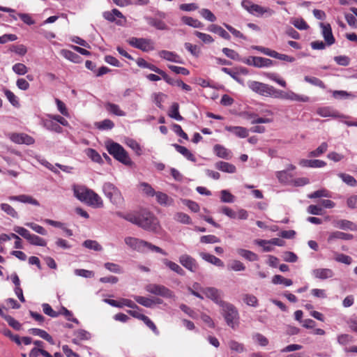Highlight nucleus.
I'll use <instances>...</instances> for the list:
<instances>
[{
  "mask_svg": "<svg viewBox=\"0 0 357 357\" xmlns=\"http://www.w3.org/2000/svg\"><path fill=\"white\" fill-rule=\"evenodd\" d=\"M222 314L227 324L233 329H236L239 325V314L237 308L231 303L225 302L220 305Z\"/></svg>",
  "mask_w": 357,
  "mask_h": 357,
  "instance_id": "nucleus-5",
  "label": "nucleus"
},
{
  "mask_svg": "<svg viewBox=\"0 0 357 357\" xmlns=\"http://www.w3.org/2000/svg\"><path fill=\"white\" fill-rule=\"evenodd\" d=\"M321 33L327 45L330 46L335 43V39L332 33L330 24L320 23Z\"/></svg>",
  "mask_w": 357,
  "mask_h": 357,
  "instance_id": "nucleus-16",
  "label": "nucleus"
},
{
  "mask_svg": "<svg viewBox=\"0 0 357 357\" xmlns=\"http://www.w3.org/2000/svg\"><path fill=\"white\" fill-rule=\"evenodd\" d=\"M252 61V66L256 68L270 67L274 64L271 59L261 56H253Z\"/></svg>",
  "mask_w": 357,
  "mask_h": 357,
  "instance_id": "nucleus-23",
  "label": "nucleus"
},
{
  "mask_svg": "<svg viewBox=\"0 0 357 357\" xmlns=\"http://www.w3.org/2000/svg\"><path fill=\"white\" fill-rule=\"evenodd\" d=\"M134 299L136 301L137 303L146 307H152L153 306V302L152 301V298L141 296H134Z\"/></svg>",
  "mask_w": 357,
  "mask_h": 357,
  "instance_id": "nucleus-47",
  "label": "nucleus"
},
{
  "mask_svg": "<svg viewBox=\"0 0 357 357\" xmlns=\"http://www.w3.org/2000/svg\"><path fill=\"white\" fill-rule=\"evenodd\" d=\"M202 293L206 296V297L212 300L219 306L222 305V304L225 303V301L222 300V291L215 287L204 288L202 289Z\"/></svg>",
  "mask_w": 357,
  "mask_h": 357,
  "instance_id": "nucleus-14",
  "label": "nucleus"
},
{
  "mask_svg": "<svg viewBox=\"0 0 357 357\" xmlns=\"http://www.w3.org/2000/svg\"><path fill=\"white\" fill-rule=\"evenodd\" d=\"M241 6L248 13L256 16L266 15V17H269L275 13V11L271 8L255 4L250 0H243Z\"/></svg>",
  "mask_w": 357,
  "mask_h": 357,
  "instance_id": "nucleus-7",
  "label": "nucleus"
},
{
  "mask_svg": "<svg viewBox=\"0 0 357 357\" xmlns=\"http://www.w3.org/2000/svg\"><path fill=\"white\" fill-rule=\"evenodd\" d=\"M243 301L250 306L257 307L258 305V299L257 298L250 294H245L243 295Z\"/></svg>",
  "mask_w": 357,
  "mask_h": 357,
  "instance_id": "nucleus-49",
  "label": "nucleus"
},
{
  "mask_svg": "<svg viewBox=\"0 0 357 357\" xmlns=\"http://www.w3.org/2000/svg\"><path fill=\"white\" fill-rule=\"evenodd\" d=\"M102 17L109 22H115L117 25H123L126 22V17L118 9L114 8L111 11H105Z\"/></svg>",
  "mask_w": 357,
  "mask_h": 357,
  "instance_id": "nucleus-11",
  "label": "nucleus"
},
{
  "mask_svg": "<svg viewBox=\"0 0 357 357\" xmlns=\"http://www.w3.org/2000/svg\"><path fill=\"white\" fill-rule=\"evenodd\" d=\"M145 19H146L147 23L150 26L155 27L156 29H158V30H167L168 29V26H167L165 22L161 20H159V19H157L155 17H146Z\"/></svg>",
  "mask_w": 357,
  "mask_h": 357,
  "instance_id": "nucleus-28",
  "label": "nucleus"
},
{
  "mask_svg": "<svg viewBox=\"0 0 357 357\" xmlns=\"http://www.w3.org/2000/svg\"><path fill=\"white\" fill-rule=\"evenodd\" d=\"M10 139L14 143L19 144L31 145L34 143L33 138L25 133H13L10 135Z\"/></svg>",
  "mask_w": 357,
  "mask_h": 357,
  "instance_id": "nucleus-15",
  "label": "nucleus"
},
{
  "mask_svg": "<svg viewBox=\"0 0 357 357\" xmlns=\"http://www.w3.org/2000/svg\"><path fill=\"white\" fill-rule=\"evenodd\" d=\"M179 105L177 102H174L168 112V116L174 119L176 121H182L183 119V116L179 114Z\"/></svg>",
  "mask_w": 357,
  "mask_h": 357,
  "instance_id": "nucleus-37",
  "label": "nucleus"
},
{
  "mask_svg": "<svg viewBox=\"0 0 357 357\" xmlns=\"http://www.w3.org/2000/svg\"><path fill=\"white\" fill-rule=\"evenodd\" d=\"M308 198L315 199L319 197H331L330 192L326 189H321L308 195Z\"/></svg>",
  "mask_w": 357,
  "mask_h": 357,
  "instance_id": "nucleus-57",
  "label": "nucleus"
},
{
  "mask_svg": "<svg viewBox=\"0 0 357 357\" xmlns=\"http://www.w3.org/2000/svg\"><path fill=\"white\" fill-rule=\"evenodd\" d=\"M199 14L202 17L211 22H214L216 20V17L214 14L207 8H202L200 10Z\"/></svg>",
  "mask_w": 357,
  "mask_h": 357,
  "instance_id": "nucleus-62",
  "label": "nucleus"
},
{
  "mask_svg": "<svg viewBox=\"0 0 357 357\" xmlns=\"http://www.w3.org/2000/svg\"><path fill=\"white\" fill-rule=\"evenodd\" d=\"M272 282L274 284H284L286 287H289L293 284L291 279L285 278L280 275H274L272 278Z\"/></svg>",
  "mask_w": 357,
  "mask_h": 357,
  "instance_id": "nucleus-39",
  "label": "nucleus"
},
{
  "mask_svg": "<svg viewBox=\"0 0 357 357\" xmlns=\"http://www.w3.org/2000/svg\"><path fill=\"white\" fill-rule=\"evenodd\" d=\"M28 241L30 244L33 245L46 246L47 245V242L44 238L32 234L29 237Z\"/></svg>",
  "mask_w": 357,
  "mask_h": 357,
  "instance_id": "nucleus-46",
  "label": "nucleus"
},
{
  "mask_svg": "<svg viewBox=\"0 0 357 357\" xmlns=\"http://www.w3.org/2000/svg\"><path fill=\"white\" fill-rule=\"evenodd\" d=\"M158 204L162 206H169L173 204V199L162 192H156L155 194Z\"/></svg>",
  "mask_w": 357,
  "mask_h": 357,
  "instance_id": "nucleus-36",
  "label": "nucleus"
},
{
  "mask_svg": "<svg viewBox=\"0 0 357 357\" xmlns=\"http://www.w3.org/2000/svg\"><path fill=\"white\" fill-rule=\"evenodd\" d=\"M172 146L179 153L183 155L187 160L192 162H196L195 156L186 147L178 145L177 144H172Z\"/></svg>",
  "mask_w": 357,
  "mask_h": 357,
  "instance_id": "nucleus-29",
  "label": "nucleus"
},
{
  "mask_svg": "<svg viewBox=\"0 0 357 357\" xmlns=\"http://www.w3.org/2000/svg\"><path fill=\"white\" fill-rule=\"evenodd\" d=\"M102 190L105 195L109 199L113 204L120 206L123 203L124 199L121 191L112 183H105Z\"/></svg>",
  "mask_w": 357,
  "mask_h": 357,
  "instance_id": "nucleus-8",
  "label": "nucleus"
},
{
  "mask_svg": "<svg viewBox=\"0 0 357 357\" xmlns=\"http://www.w3.org/2000/svg\"><path fill=\"white\" fill-rule=\"evenodd\" d=\"M221 197L220 199L221 202L223 203H233L235 201V197L231 194L228 190H222L220 192Z\"/></svg>",
  "mask_w": 357,
  "mask_h": 357,
  "instance_id": "nucleus-54",
  "label": "nucleus"
},
{
  "mask_svg": "<svg viewBox=\"0 0 357 357\" xmlns=\"http://www.w3.org/2000/svg\"><path fill=\"white\" fill-rule=\"evenodd\" d=\"M299 165L303 167L321 168L326 165V162L324 160L314 159L307 160L302 159L298 162Z\"/></svg>",
  "mask_w": 357,
  "mask_h": 357,
  "instance_id": "nucleus-18",
  "label": "nucleus"
},
{
  "mask_svg": "<svg viewBox=\"0 0 357 357\" xmlns=\"http://www.w3.org/2000/svg\"><path fill=\"white\" fill-rule=\"evenodd\" d=\"M200 257L207 262H209L215 266H217L218 267H223L224 263L223 261L220 259L219 258L216 257L215 256L206 253V252H201Z\"/></svg>",
  "mask_w": 357,
  "mask_h": 357,
  "instance_id": "nucleus-30",
  "label": "nucleus"
},
{
  "mask_svg": "<svg viewBox=\"0 0 357 357\" xmlns=\"http://www.w3.org/2000/svg\"><path fill=\"white\" fill-rule=\"evenodd\" d=\"M158 55L160 58H162L165 60L169 61H172V62H174V63H183L181 58L180 57V56L174 52H170V51H167V50H161L158 52Z\"/></svg>",
  "mask_w": 357,
  "mask_h": 357,
  "instance_id": "nucleus-19",
  "label": "nucleus"
},
{
  "mask_svg": "<svg viewBox=\"0 0 357 357\" xmlns=\"http://www.w3.org/2000/svg\"><path fill=\"white\" fill-rule=\"evenodd\" d=\"M248 86L253 92L260 96L275 98L277 89L273 86L260 82L250 80L248 82Z\"/></svg>",
  "mask_w": 357,
  "mask_h": 357,
  "instance_id": "nucleus-6",
  "label": "nucleus"
},
{
  "mask_svg": "<svg viewBox=\"0 0 357 357\" xmlns=\"http://www.w3.org/2000/svg\"><path fill=\"white\" fill-rule=\"evenodd\" d=\"M174 219L180 223L190 225L191 224V219L188 215L182 212H178L174 215Z\"/></svg>",
  "mask_w": 357,
  "mask_h": 357,
  "instance_id": "nucleus-45",
  "label": "nucleus"
},
{
  "mask_svg": "<svg viewBox=\"0 0 357 357\" xmlns=\"http://www.w3.org/2000/svg\"><path fill=\"white\" fill-rule=\"evenodd\" d=\"M194 34L206 44H210L214 41L213 37L209 34L199 32L197 31H195Z\"/></svg>",
  "mask_w": 357,
  "mask_h": 357,
  "instance_id": "nucleus-63",
  "label": "nucleus"
},
{
  "mask_svg": "<svg viewBox=\"0 0 357 357\" xmlns=\"http://www.w3.org/2000/svg\"><path fill=\"white\" fill-rule=\"evenodd\" d=\"M291 24L299 30H307L309 28V26L303 18L293 19Z\"/></svg>",
  "mask_w": 357,
  "mask_h": 357,
  "instance_id": "nucleus-61",
  "label": "nucleus"
},
{
  "mask_svg": "<svg viewBox=\"0 0 357 357\" xmlns=\"http://www.w3.org/2000/svg\"><path fill=\"white\" fill-rule=\"evenodd\" d=\"M228 347L229 349L236 353L241 354L245 351V348L243 344L240 343L236 340H230L228 342Z\"/></svg>",
  "mask_w": 357,
  "mask_h": 357,
  "instance_id": "nucleus-40",
  "label": "nucleus"
},
{
  "mask_svg": "<svg viewBox=\"0 0 357 357\" xmlns=\"http://www.w3.org/2000/svg\"><path fill=\"white\" fill-rule=\"evenodd\" d=\"M74 195L76 198L89 206L100 208L103 206L101 197L93 190L84 186H77L74 188Z\"/></svg>",
  "mask_w": 357,
  "mask_h": 357,
  "instance_id": "nucleus-1",
  "label": "nucleus"
},
{
  "mask_svg": "<svg viewBox=\"0 0 357 357\" xmlns=\"http://www.w3.org/2000/svg\"><path fill=\"white\" fill-rule=\"evenodd\" d=\"M25 225L40 235H47V230L42 226L34 222H26Z\"/></svg>",
  "mask_w": 357,
  "mask_h": 357,
  "instance_id": "nucleus-56",
  "label": "nucleus"
},
{
  "mask_svg": "<svg viewBox=\"0 0 357 357\" xmlns=\"http://www.w3.org/2000/svg\"><path fill=\"white\" fill-rule=\"evenodd\" d=\"M335 227L341 229H349L351 231L357 230V225L347 220H340L334 222Z\"/></svg>",
  "mask_w": 357,
  "mask_h": 357,
  "instance_id": "nucleus-32",
  "label": "nucleus"
},
{
  "mask_svg": "<svg viewBox=\"0 0 357 357\" xmlns=\"http://www.w3.org/2000/svg\"><path fill=\"white\" fill-rule=\"evenodd\" d=\"M61 54L66 58L67 59L74 62V63H79L81 61V57L76 53L68 50H61Z\"/></svg>",
  "mask_w": 357,
  "mask_h": 357,
  "instance_id": "nucleus-41",
  "label": "nucleus"
},
{
  "mask_svg": "<svg viewBox=\"0 0 357 357\" xmlns=\"http://www.w3.org/2000/svg\"><path fill=\"white\" fill-rule=\"evenodd\" d=\"M222 52L229 59H233L234 61H240L241 60V56L240 55L238 54V52H236V51H234V50H231V49H229V48H227V47H224L222 49Z\"/></svg>",
  "mask_w": 357,
  "mask_h": 357,
  "instance_id": "nucleus-64",
  "label": "nucleus"
},
{
  "mask_svg": "<svg viewBox=\"0 0 357 357\" xmlns=\"http://www.w3.org/2000/svg\"><path fill=\"white\" fill-rule=\"evenodd\" d=\"M29 332L33 335H37V336L40 337L41 338L45 340L46 341H47L48 342H50L52 344H54L53 338L45 331H43L40 328H30L29 330Z\"/></svg>",
  "mask_w": 357,
  "mask_h": 357,
  "instance_id": "nucleus-33",
  "label": "nucleus"
},
{
  "mask_svg": "<svg viewBox=\"0 0 357 357\" xmlns=\"http://www.w3.org/2000/svg\"><path fill=\"white\" fill-rule=\"evenodd\" d=\"M328 149V144L326 142H323L321 144V145L317 147L315 150L312 151L309 153L308 155L310 157H319L323 153H324Z\"/></svg>",
  "mask_w": 357,
  "mask_h": 357,
  "instance_id": "nucleus-44",
  "label": "nucleus"
},
{
  "mask_svg": "<svg viewBox=\"0 0 357 357\" xmlns=\"http://www.w3.org/2000/svg\"><path fill=\"white\" fill-rule=\"evenodd\" d=\"M215 154L220 158L229 160L232 157L231 151L220 144H215L213 146Z\"/></svg>",
  "mask_w": 357,
  "mask_h": 357,
  "instance_id": "nucleus-20",
  "label": "nucleus"
},
{
  "mask_svg": "<svg viewBox=\"0 0 357 357\" xmlns=\"http://www.w3.org/2000/svg\"><path fill=\"white\" fill-rule=\"evenodd\" d=\"M266 77H268L269 79L275 82L279 85H280L282 87H286L287 83L286 82L280 77V76L275 73H268L266 74Z\"/></svg>",
  "mask_w": 357,
  "mask_h": 357,
  "instance_id": "nucleus-60",
  "label": "nucleus"
},
{
  "mask_svg": "<svg viewBox=\"0 0 357 357\" xmlns=\"http://www.w3.org/2000/svg\"><path fill=\"white\" fill-rule=\"evenodd\" d=\"M207 30L210 32L218 34L225 40H229L231 38L230 35L223 28L215 24H210L208 26Z\"/></svg>",
  "mask_w": 357,
  "mask_h": 357,
  "instance_id": "nucleus-26",
  "label": "nucleus"
},
{
  "mask_svg": "<svg viewBox=\"0 0 357 357\" xmlns=\"http://www.w3.org/2000/svg\"><path fill=\"white\" fill-rule=\"evenodd\" d=\"M215 167L221 172L229 174L235 173L236 171V168L233 164L224 161L217 162Z\"/></svg>",
  "mask_w": 357,
  "mask_h": 357,
  "instance_id": "nucleus-24",
  "label": "nucleus"
},
{
  "mask_svg": "<svg viewBox=\"0 0 357 357\" xmlns=\"http://www.w3.org/2000/svg\"><path fill=\"white\" fill-rule=\"evenodd\" d=\"M105 109L110 114L118 116H125L126 112L121 109L120 107L114 103L107 102L105 104Z\"/></svg>",
  "mask_w": 357,
  "mask_h": 357,
  "instance_id": "nucleus-27",
  "label": "nucleus"
},
{
  "mask_svg": "<svg viewBox=\"0 0 357 357\" xmlns=\"http://www.w3.org/2000/svg\"><path fill=\"white\" fill-rule=\"evenodd\" d=\"M354 236L351 234L344 233L339 231L331 232L328 238V242H333L336 239H342L345 241L351 240Z\"/></svg>",
  "mask_w": 357,
  "mask_h": 357,
  "instance_id": "nucleus-25",
  "label": "nucleus"
},
{
  "mask_svg": "<svg viewBox=\"0 0 357 357\" xmlns=\"http://www.w3.org/2000/svg\"><path fill=\"white\" fill-rule=\"evenodd\" d=\"M106 149L108 153L119 162L129 167L133 165L134 163L130 158L128 152L119 143L109 142L106 144Z\"/></svg>",
  "mask_w": 357,
  "mask_h": 357,
  "instance_id": "nucleus-4",
  "label": "nucleus"
},
{
  "mask_svg": "<svg viewBox=\"0 0 357 357\" xmlns=\"http://www.w3.org/2000/svg\"><path fill=\"white\" fill-rule=\"evenodd\" d=\"M267 243H270V244H272L274 245H278V246H283L284 245V241L279 238H274L269 241L259 240L257 241V244L260 246H262Z\"/></svg>",
  "mask_w": 357,
  "mask_h": 357,
  "instance_id": "nucleus-53",
  "label": "nucleus"
},
{
  "mask_svg": "<svg viewBox=\"0 0 357 357\" xmlns=\"http://www.w3.org/2000/svg\"><path fill=\"white\" fill-rule=\"evenodd\" d=\"M178 261L184 268L192 273H195L199 269V264L196 259L189 255H181L179 257Z\"/></svg>",
  "mask_w": 357,
  "mask_h": 357,
  "instance_id": "nucleus-12",
  "label": "nucleus"
},
{
  "mask_svg": "<svg viewBox=\"0 0 357 357\" xmlns=\"http://www.w3.org/2000/svg\"><path fill=\"white\" fill-rule=\"evenodd\" d=\"M276 176L280 183H288L292 178V175L287 172V170H282L276 172Z\"/></svg>",
  "mask_w": 357,
  "mask_h": 357,
  "instance_id": "nucleus-52",
  "label": "nucleus"
},
{
  "mask_svg": "<svg viewBox=\"0 0 357 357\" xmlns=\"http://www.w3.org/2000/svg\"><path fill=\"white\" fill-rule=\"evenodd\" d=\"M312 275L314 278L326 280L333 276V271L330 268H317L312 271Z\"/></svg>",
  "mask_w": 357,
  "mask_h": 357,
  "instance_id": "nucleus-22",
  "label": "nucleus"
},
{
  "mask_svg": "<svg viewBox=\"0 0 357 357\" xmlns=\"http://www.w3.org/2000/svg\"><path fill=\"white\" fill-rule=\"evenodd\" d=\"M275 98L291 100L303 102H308L310 100L308 96L298 95L293 91L284 92L279 89H277Z\"/></svg>",
  "mask_w": 357,
  "mask_h": 357,
  "instance_id": "nucleus-13",
  "label": "nucleus"
},
{
  "mask_svg": "<svg viewBox=\"0 0 357 357\" xmlns=\"http://www.w3.org/2000/svg\"><path fill=\"white\" fill-rule=\"evenodd\" d=\"M249 119H251L252 124H257V123H268L273 121L272 118H263V117H257V114L252 113L248 114Z\"/></svg>",
  "mask_w": 357,
  "mask_h": 357,
  "instance_id": "nucleus-43",
  "label": "nucleus"
},
{
  "mask_svg": "<svg viewBox=\"0 0 357 357\" xmlns=\"http://www.w3.org/2000/svg\"><path fill=\"white\" fill-rule=\"evenodd\" d=\"M125 243L132 250L139 252H146L148 250L167 255V253L158 246L135 237L127 236L124 238Z\"/></svg>",
  "mask_w": 357,
  "mask_h": 357,
  "instance_id": "nucleus-2",
  "label": "nucleus"
},
{
  "mask_svg": "<svg viewBox=\"0 0 357 357\" xmlns=\"http://www.w3.org/2000/svg\"><path fill=\"white\" fill-rule=\"evenodd\" d=\"M227 131L234 133L236 136L245 138L248 136V130L241 126H227L225 128Z\"/></svg>",
  "mask_w": 357,
  "mask_h": 357,
  "instance_id": "nucleus-34",
  "label": "nucleus"
},
{
  "mask_svg": "<svg viewBox=\"0 0 357 357\" xmlns=\"http://www.w3.org/2000/svg\"><path fill=\"white\" fill-rule=\"evenodd\" d=\"M82 245L84 247L95 251H101L102 250V246L96 241L93 240H86Z\"/></svg>",
  "mask_w": 357,
  "mask_h": 357,
  "instance_id": "nucleus-51",
  "label": "nucleus"
},
{
  "mask_svg": "<svg viewBox=\"0 0 357 357\" xmlns=\"http://www.w3.org/2000/svg\"><path fill=\"white\" fill-rule=\"evenodd\" d=\"M133 213L135 220L132 222V224L145 230L153 231L156 229L158 221L152 213L143 209Z\"/></svg>",
  "mask_w": 357,
  "mask_h": 357,
  "instance_id": "nucleus-3",
  "label": "nucleus"
},
{
  "mask_svg": "<svg viewBox=\"0 0 357 357\" xmlns=\"http://www.w3.org/2000/svg\"><path fill=\"white\" fill-rule=\"evenodd\" d=\"M181 21L186 25L194 28H202L204 24L202 22L199 21L197 19H194L191 17L188 16H183L181 17Z\"/></svg>",
  "mask_w": 357,
  "mask_h": 357,
  "instance_id": "nucleus-38",
  "label": "nucleus"
},
{
  "mask_svg": "<svg viewBox=\"0 0 357 357\" xmlns=\"http://www.w3.org/2000/svg\"><path fill=\"white\" fill-rule=\"evenodd\" d=\"M145 289L152 294L166 298H175L174 293L171 289L162 284H149L146 286Z\"/></svg>",
  "mask_w": 357,
  "mask_h": 357,
  "instance_id": "nucleus-10",
  "label": "nucleus"
},
{
  "mask_svg": "<svg viewBox=\"0 0 357 357\" xmlns=\"http://www.w3.org/2000/svg\"><path fill=\"white\" fill-rule=\"evenodd\" d=\"M86 153L87 156L89 158H91L93 162H96L98 163L102 162V160L100 155L95 149H88L86 151Z\"/></svg>",
  "mask_w": 357,
  "mask_h": 357,
  "instance_id": "nucleus-58",
  "label": "nucleus"
},
{
  "mask_svg": "<svg viewBox=\"0 0 357 357\" xmlns=\"http://www.w3.org/2000/svg\"><path fill=\"white\" fill-rule=\"evenodd\" d=\"M337 176L342 180L344 183H345L347 185L354 187L357 185V181L356 179L347 174L345 173H339Z\"/></svg>",
  "mask_w": 357,
  "mask_h": 357,
  "instance_id": "nucleus-42",
  "label": "nucleus"
},
{
  "mask_svg": "<svg viewBox=\"0 0 357 357\" xmlns=\"http://www.w3.org/2000/svg\"><path fill=\"white\" fill-rule=\"evenodd\" d=\"M237 253L240 256L250 261H257L259 259L258 255L257 254L248 250L239 248L237 250Z\"/></svg>",
  "mask_w": 357,
  "mask_h": 357,
  "instance_id": "nucleus-35",
  "label": "nucleus"
},
{
  "mask_svg": "<svg viewBox=\"0 0 357 357\" xmlns=\"http://www.w3.org/2000/svg\"><path fill=\"white\" fill-rule=\"evenodd\" d=\"M128 44L144 52L155 50V43L150 38L132 37L128 40Z\"/></svg>",
  "mask_w": 357,
  "mask_h": 357,
  "instance_id": "nucleus-9",
  "label": "nucleus"
},
{
  "mask_svg": "<svg viewBox=\"0 0 357 357\" xmlns=\"http://www.w3.org/2000/svg\"><path fill=\"white\" fill-rule=\"evenodd\" d=\"M152 98H153V100L154 103L157 105V107L162 109V102L167 98V96L161 92H159V93H153Z\"/></svg>",
  "mask_w": 357,
  "mask_h": 357,
  "instance_id": "nucleus-59",
  "label": "nucleus"
},
{
  "mask_svg": "<svg viewBox=\"0 0 357 357\" xmlns=\"http://www.w3.org/2000/svg\"><path fill=\"white\" fill-rule=\"evenodd\" d=\"M10 201H17L24 204H29L34 206H39L40 204L38 200L34 199L32 196L27 195H20L16 196H10L8 197Z\"/></svg>",
  "mask_w": 357,
  "mask_h": 357,
  "instance_id": "nucleus-17",
  "label": "nucleus"
},
{
  "mask_svg": "<svg viewBox=\"0 0 357 357\" xmlns=\"http://www.w3.org/2000/svg\"><path fill=\"white\" fill-rule=\"evenodd\" d=\"M96 126L99 130H111L114 127V123L112 120L107 119L96 123Z\"/></svg>",
  "mask_w": 357,
  "mask_h": 357,
  "instance_id": "nucleus-50",
  "label": "nucleus"
},
{
  "mask_svg": "<svg viewBox=\"0 0 357 357\" xmlns=\"http://www.w3.org/2000/svg\"><path fill=\"white\" fill-rule=\"evenodd\" d=\"M1 209L4 211L7 215L14 218H18V213L15 210V208L9 205L8 204L3 203L0 206Z\"/></svg>",
  "mask_w": 357,
  "mask_h": 357,
  "instance_id": "nucleus-48",
  "label": "nucleus"
},
{
  "mask_svg": "<svg viewBox=\"0 0 357 357\" xmlns=\"http://www.w3.org/2000/svg\"><path fill=\"white\" fill-rule=\"evenodd\" d=\"M162 262L166 267L169 268L171 271L176 273L177 274L180 275H185L184 270L176 263L166 258L162 259Z\"/></svg>",
  "mask_w": 357,
  "mask_h": 357,
  "instance_id": "nucleus-31",
  "label": "nucleus"
},
{
  "mask_svg": "<svg viewBox=\"0 0 357 357\" xmlns=\"http://www.w3.org/2000/svg\"><path fill=\"white\" fill-rule=\"evenodd\" d=\"M105 268L109 271L114 273H122L123 268L117 264L112 262H106L104 264Z\"/></svg>",
  "mask_w": 357,
  "mask_h": 357,
  "instance_id": "nucleus-55",
  "label": "nucleus"
},
{
  "mask_svg": "<svg viewBox=\"0 0 357 357\" xmlns=\"http://www.w3.org/2000/svg\"><path fill=\"white\" fill-rule=\"evenodd\" d=\"M317 113L322 116V117H344L343 115H340L339 112L332 107H324L318 108L317 110Z\"/></svg>",
  "mask_w": 357,
  "mask_h": 357,
  "instance_id": "nucleus-21",
  "label": "nucleus"
}]
</instances>
